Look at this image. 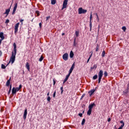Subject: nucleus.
<instances>
[{
	"label": "nucleus",
	"instance_id": "obj_1",
	"mask_svg": "<svg viewBox=\"0 0 129 129\" xmlns=\"http://www.w3.org/2000/svg\"><path fill=\"white\" fill-rule=\"evenodd\" d=\"M102 76H103V71L100 70L98 73V83H100L101 79H102Z\"/></svg>",
	"mask_w": 129,
	"mask_h": 129
},
{
	"label": "nucleus",
	"instance_id": "obj_2",
	"mask_svg": "<svg viewBox=\"0 0 129 129\" xmlns=\"http://www.w3.org/2000/svg\"><path fill=\"white\" fill-rule=\"evenodd\" d=\"M87 13V10H84L82 8H80L78 9V13L79 15H81L82 14H86Z\"/></svg>",
	"mask_w": 129,
	"mask_h": 129
},
{
	"label": "nucleus",
	"instance_id": "obj_3",
	"mask_svg": "<svg viewBox=\"0 0 129 129\" xmlns=\"http://www.w3.org/2000/svg\"><path fill=\"white\" fill-rule=\"evenodd\" d=\"M16 60V54H14V53H12V56L9 61V63L12 62V64H13Z\"/></svg>",
	"mask_w": 129,
	"mask_h": 129
},
{
	"label": "nucleus",
	"instance_id": "obj_4",
	"mask_svg": "<svg viewBox=\"0 0 129 129\" xmlns=\"http://www.w3.org/2000/svg\"><path fill=\"white\" fill-rule=\"evenodd\" d=\"M68 4V0H64L63 5H62V7L61 10H63L64 9H66L67 8V5Z\"/></svg>",
	"mask_w": 129,
	"mask_h": 129
},
{
	"label": "nucleus",
	"instance_id": "obj_5",
	"mask_svg": "<svg viewBox=\"0 0 129 129\" xmlns=\"http://www.w3.org/2000/svg\"><path fill=\"white\" fill-rule=\"evenodd\" d=\"M19 26H20V23H17L15 26V35H17V33H18Z\"/></svg>",
	"mask_w": 129,
	"mask_h": 129
},
{
	"label": "nucleus",
	"instance_id": "obj_6",
	"mask_svg": "<svg viewBox=\"0 0 129 129\" xmlns=\"http://www.w3.org/2000/svg\"><path fill=\"white\" fill-rule=\"evenodd\" d=\"M13 46H14V51H12V54H13L14 55H17V44H16L15 43H14L13 44Z\"/></svg>",
	"mask_w": 129,
	"mask_h": 129
},
{
	"label": "nucleus",
	"instance_id": "obj_7",
	"mask_svg": "<svg viewBox=\"0 0 129 129\" xmlns=\"http://www.w3.org/2000/svg\"><path fill=\"white\" fill-rule=\"evenodd\" d=\"M123 94L125 96H129V89H126L123 91Z\"/></svg>",
	"mask_w": 129,
	"mask_h": 129
},
{
	"label": "nucleus",
	"instance_id": "obj_8",
	"mask_svg": "<svg viewBox=\"0 0 129 129\" xmlns=\"http://www.w3.org/2000/svg\"><path fill=\"white\" fill-rule=\"evenodd\" d=\"M18 8V3H16L15 4L14 9H13V11L12 12V15H15V13H16V11H17V8Z\"/></svg>",
	"mask_w": 129,
	"mask_h": 129
},
{
	"label": "nucleus",
	"instance_id": "obj_9",
	"mask_svg": "<svg viewBox=\"0 0 129 129\" xmlns=\"http://www.w3.org/2000/svg\"><path fill=\"white\" fill-rule=\"evenodd\" d=\"M68 53H66L62 55V59L64 60V61H67L68 60Z\"/></svg>",
	"mask_w": 129,
	"mask_h": 129
},
{
	"label": "nucleus",
	"instance_id": "obj_10",
	"mask_svg": "<svg viewBox=\"0 0 129 129\" xmlns=\"http://www.w3.org/2000/svg\"><path fill=\"white\" fill-rule=\"evenodd\" d=\"M75 67V62H74L72 66L71 67L70 71H69V74H71L72 73V71L74 70V68Z\"/></svg>",
	"mask_w": 129,
	"mask_h": 129
},
{
	"label": "nucleus",
	"instance_id": "obj_11",
	"mask_svg": "<svg viewBox=\"0 0 129 129\" xmlns=\"http://www.w3.org/2000/svg\"><path fill=\"white\" fill-rule=\"evenodd\" d=\"M27 114H28V110L27 109H25L23 115L24 119H26V118H27Z\"/></svg>",
	"mask_w": 129,
	"mask_h": 129
},
{
	"label": "nucleus",
	"instance_id": "obj_12",
	"mask_svg": "<svg viewBox=\"0 0 129 129\" xmlns=\"http://www.w3.org/2000/svg\"><path fill=\"white\" fill-rule=\"evenodd\" d=\"M12 95H15V94H16L17 92V89H16V88L15 87H13L12 89Z\"/></svg>",
	"mask_w": 129,
	"mask_h": 129
},
{
	"label": "nucleus",
	"instance_id": "obj_13",
	"mask_svg": "<svg viewBox=\"0 0 129 129\" xmlns=\"http://www.w3.org/2000/svg\"><path fill=\"white\" fill-rule=\"evenodd\" d=\"M95 92V89H92L91 91L88 92L90 96H92V95Z\"/></svg>",
	"mask_w": 129,
	"mask_h": 129
},
{
	"label": "nucleus",
	"instance_id": "obj_14",
	"mask_svg": "<svg viewBox=\"0 0 129 129\" xmlns=\"http://www.w3.org/2000/svg\"><path fill=\"white\" fill-rule=\"evenodd\" d=\"M10 12H11V9H8L6 10L4 15H7L6 17H8L9 16V14H10Z\"/></svg>",
	"mask_w": 129,
	"mask_h": 129
},
{
	"label": "nucleus",
	"instance_id": "obj_15",
	"mask_svg": "<svg viewBox=\"0 0 129 129\" xmlns=\"http://www.w3.org/2000/svg\"><path fill=\"white\" fill-rule=\"evenodd\" d=\"M0 38H1V41L5 40V36H4V32H0Z\"/></svg>",
	"mask_w": 129,
	"mask_h": 129
},
{
	"label": "nucleus",
	"instance_id": "obj_16",
	"mask_svg": "<svg viewBox=\"0 0 129 129\" xmlns=\"http://www.w3.org/2000/svg\"><path fill=\"white\" fill-rule=\"evenodd\" d=\"M70 76V74H69L68 75L66 76V78L64 79L63 82V84L65 83V82L67 81V80H68Z\"/></svg>",
	"mask_w": 129,
	"mask_h": 129
},
{
	"label": "nucleus",
	"instance_id": "obj_17",
	"mask_svg": "<svg viewBox=\"0 0 129 129\" xmlns=\"http://www.w3.org/2000/svg\"><path fill=\"white\" fill-rule=\"evenodd\" d=\"M93 106H95V103H93L89 105V109H91L92 110V108H93Z\"/></svg>",
	"mask_w": 129,
	"mask_h": 129
},
{
	"label": "nucleus",
	"instance_id": "obj_18",
	"mask_svg": "<svg viewBox=\"0 0 129 129\" xmlns=\"http://www.w3.org/2000/svg\"><path fill=\"white\" fill-rule=\"evenodd\" d=\"M120 123H122L118 129H122V127L124 126V122H123V120L120 121Z\"/></svg>",
	"mask_w": 129,
	"mask_h": 129
},
{
	"label": "nucleus",
	"instance_id": "obj_19",
	"mask_svg": "<svg viewBox=\"0 0 129 129\" xmlns=\"http://www.w3.org/2000/svg\"><path fill=\"white\" fill-rule=\"evenodd\" d=\"M11 78L10 77L9 80H8L6 83V86H10V84H11Z\"/></svg>",
	"mask_w": 129,
	"mask_h": 129
},
{
	"label": "nucleus",
	"instance_id": "obj_20",
	"mask_svg": "<svg viewBox=\"0 0 129 129\" xmlns=\"http://www.w3.org/2000/svg\"><path fill=\"white\" fill-rule=\"evenodd\" d=\"M70 58H73V57H74V53H73V51L72 50L70 52Z\"/></svg>",
	"mask_w": 129,
	"mask_h": 129
},
{
	"label": "nucleus",
	"instance_id": "obj_21",
	"mask_svg": "<svg viewBox=\"0 0 129 129\" xmlns=\"http://www.w3.org/2000/svg\"><path fill=\"white\" fill-rule=\"evenodd\" d=\"M26 68H27L28 71H30V64H29V62L26 63Z\"/></svg>",
	"mask_w": 129,
	"mask_h": 129
},
{
	"label": "nucleus",
	"instance_id": "obj_22",
	"mask_svg": "<svg viewBox=\"0 0 129 129\" xmlns=\"http://www.w3.org/2000/svg\"><path fill=\"white\" fill-rule=\"evenodd\" d=\"M22 89V85H20L19 87L16 88V91L18 92Z\"/></svg>",
	"mask_w": 129,
	"mask_h": 129
},
{
	"label": "nucleus",
	"instance_id": "obj_23",
	"mask_svg": "<svg viewBox=\"0 0 129 129\" xmlns=\"http://www.w3.org/2000/svg\"><path fill=\"white\" fill-rule=\"evenodd\" d=\"M77 45V43L76 42V37H75L74 41V47H76Z\"/></svg>",
	"mask_w": 129,
	"mask_h": 129
},
{
	"label": "nucleus",
	"instance_id": "obj_24",
	"mask_svg": "<svg viewBox=\"0 0 129 129\" xmlns=\"http://www.w3.org/2000/svg\"><path fill=\"white\" fill-rule=\"evenodd\" d=\"M91 112H92V110L89 109V110L87 111V115H90L91 114Z\"/></svg>",
	"mask_w": 129,
	"mask_h": 129
},
{
	"label": "nucleus",
	"instance_id": "obj_25",
	"mask_svg": "<svg viewBox=\"0 0 129 129\" xmlns=\"http://www.w3.org/2000/svg\"><path fill=\"white\" fill-rule=\"evenodd\" d=\"M96 68H97V64H94L93 67L91 68V70H93V69H96Z\"/></svg>",
	"mask_w": 129,
	"mask_h": 129
},
{
	"label": "nucleus",
	"instance_id": "obj_26",
	"mask_svg": "<svg viewBox=\"0 0 129 129\" xmlns=\"http://www.w3.org/2000/svg\"><path fill=\"white\" fill-rule=\"evenodd\" d=\"M102 57H105V50H103L102 53Z\"/></svg>",
	"mask_w": 129,
	"mask_h": 129
},
{
	"label": "nucleus",
	"instance_id": "obj_27",
	"mask_svg": "<svg viewBox=\"0 0 129 129\" xmlns=\"http://www.w3.org/2000/svg\"><path fill=\"white\" fill-rule=\"evenodd\" d=\"M43 59H44V57L43 56V55H41L39 59V61H40V62H42Z\"/></svg>",
	"mask_w": 129,
	"mask_h": 129
},
{
	"label": "nucleus",
	"instance_id": "obj_28",
	"mask_svg": "<svg viewBox=\"0 0 129 129\" xmlns=\"http://www.w3.org/2000/svg\"><path fill=\"white\" fill-rule=\"evenodd\" d=\"M51 5H55L56 4V0H51Z\"/></svg>",
	"mask_w": 129,
	"mask_h": 129
},
{
	"label": "nucleus",
	"instance_id": "obj_29",
	"mask_svg": "<svg viewBox=\"0 0 129 129\" xmlns=\"http://www.w3.org/2000/svg\"><path fill=\"white\" fill-rule=\"evenodd\" d=\"M92 20V13H91L90 16V24H91V23H92L91 22Z\"/></svg>",
	"mask_w": 129,
	"mask_h": 129
},
{
	"label": "nucleus",
	"instance_id": "obj_30",
	"mask_svg": "<svg viewBox=\"0 0 129 129\" xmlns=\"http://www.w3.org/2000/svg\"><path fill=\"white\" fill-rule=\"evenodd\" d=\"M75 35H76L77 37H78V36H79V31H76L75 32Z\"/></svg>",
	"mask_w": 129,
	"mask_h": 129
},
{
	"label": "nucleus",
	"instance_id": "obj_31",
	"mask_svg": "<svg viewBox=\"0 0 129 129\" xmlns=\"http://www.w3.org/2000/svg\"><path fill=\"white\" fill-rule=\"evenodd\" d=\"M97 77H98L97 75H95V76H93V79L94 80H95L97 79Z\"/></svg>",
	"mask_w": 129,
	"mask_h": 129
},
{
	"label": "nucleus",
	"instance_id": "obj_32",
	"mask_svg": "<svg viewBox=\"0 0 129 129\" xmlns=\"http://www.w3.org/2000/svg\"><path fill=\"white\" fill-rule=\"evenodd\" d=\"M91 30H92V23H90V31L91 32Z\"/></svg>",
	"mask_w": 129,
	"mask_h": 129
},
{
	"label": "nucleus",
	"instance_id": "obj_33",
	"mask_svg": "<svg viewBox=\"0 0 129 129\" xmlns=\"http://www.w3.org/2000/svg\"><path fill=\"white\" fill-rule=\"evenodd\" d=\"M35 13L37 15V17H39L40 16V11H36L35 12Z\"/></svg>",
	"mask_w": 129,
	"mask_h": 129
},
{
	"label": "nucleus",
	"instance_id": "obj_34",
	"mask_svg": "<svg viewBox=\"0 0 129 129\" xmlns=\"http://www.w3.org/2000/svg\"><path fill=\"white\" fill-rule=\"evenodd\" d=\"M122 29L123 30V32H125V31H126V27H124V26H123L122 27Z\"/></svg>",
	"mask_w": 129,
	"mask_h": 129
},
{
	"label": "nucleus",
	"instance_id": "obj_35",
	"mask_svg": "<svg viewBox=\"0 0 129 129\" xmlns=\"http://www.w3.org/2000/svg\"><path fill=\"white\" fill-rule=\"evenodd\" d=\"M85 123V119H83L82 121V125H84Z\"/></svg>",
	"mask_w": 129,
	"mask_h": 129
},
{
	"label": "nucleus",
	"instance_id": "obj_36",
	"mask_svg": "<svg viewBox=\"0 0 129 129\" xmlns=\"http://www.w3.org/2000/svg\"><path fill=\"white\" fill-rule=\"evenodd\" d=\"M99 50V46H98V44L97 45V47L96 48V52H98V51Z\"/></svg>",
	"mask_w": 129,
	"mask_h": 129
},
{
	"label": "nucleus",
	"instance_id": "obj_37",
	"mask_svg": "<svg viewBox=\"0 0 129 129\" xmlns=\"http://www.w3.org/2000/svg\"><path fill=\"white\" fill-rule=\"evenodd\" d=\"M6 67H6V66H5L4 64H2V69H6Z\"/></svg>",
	"mask_w": 129,
	"mask_h": 129
},
{
	"label": "nucleus",
	"instance_id": "obj_38",
	"mask_svg": "<svg viewBox=\"0 0 129 129\" xmlns=\"http://www.w3.org/2000/svg\"><path fill=\"white\" fill-rule=\"evenodd\" d=\"M60 90H61V94H63V87H61V88H60Z\"/></svg>",
	"mask_w": 129,
	"mask_h": 129
},
{
	"label": "nucleus",
	"instance_id": "obj_39",
	"mask_svg": "<svg viewBox=\"0 0 129 129\" xmlns=\"http://www.w3.org/2000/svg\"><path fill=\"white\" fill-rule=\"evenodd\" d=\"M104 75L105 77H106L107 76V72L105 71L104 73Z\"/></svg>",
	"mask_w": 129,
	"mask_h": 129
},
{
	"label": "nucleus",
	"instance_id": "obj_40",
	"mask_svg": "<svg viewBox=\"0 0 129 129\" xmlns=\"http://www.w3.org/2000/svg\"><path fill=\"white\" fill-rule=\"evenodd\" d=\"M47 100V101L50 102V101L51 100V97H50V96H48Z\"/></svg>",
	"mask_w": 129,
	"mask_h": 129
},
{
	"label": "nucleus",
	"instance_id": "obj_41",
	"mask_svg": "<svg viewBox=\"0 0 129 129\" xmlns=\"http://www.w3.org/2000/svg\"><path fill=\"white\" fill-rule=\"evenodd\" d=\"M96 17H97V20L98 22H99V18L98 17V15H97V13L96 14Z\"/></svg>",
	"mask_w": 129,
	"mask_h": 129
},
{
	"label": "nucleus",
	"instance_id": "obj_42",
	"mask_svg": "<svg viewBox=\"0 0 129 129\" xmlns=\"http://www.w3.org/2000/svg\"><path fill=\"white\" fill-rule=\"evenodd\" d=\"M53 85H55L56 84V80L55 79H53Z\"/></svg>",
	"mask_w": 129,
	"mask_h": 129
},
{
	"label": "nucleus",
	"instance_id": "obj_43",
	"mask_svg": "<svg viewBox=\"0 0 129 129\" xmlns=\"http://www.w3.org/2000/svg\"><path fill=\"white\" fill-rule=\"evenodd\" d=\"M83 115V114L82 113H79V116H80V117H82Z\"/></svg>",
	"mask_w": 129,
	"mask_h": 129
},
{
	"label": "nucleus",
	"instance_id": "obj_44",
	"mask_svg": "<svg viewBox=\"0 0 129 129\" xmlns=\"http://www.w3.org/2000/svg\"><path fill=\"white\" fill-rule=\"evenodd\" d=\"M5 23H6V24H9V23H10V20L7 19V20L6 21Z\"/></svg>",
	"mask_w": 129,
	"mask_h": 129
},
{
	"label": "nucleus",
	"instance_id": "obj_45",
	"mask_svg": "<svg viewBox=\"0 0 129 129\" xmlns=\"http://www.w3.org/2000/svg\"><path fill=\"white\" fill-rule=\"evenodd\" d=\"M84 96H85V94H83L82 95V96H81V100L84 97Z\"/></svg>",
	"mask_w": 129,
	"mask_h": 129
},
{
	"label": "nucleus",
	"instance_id": "obj_46",
	"mask_svg": "<svg viewBox=\"0 0 129 129\" xmlns=\"http://www.w3.org/2000/svg\"><path fill=\"white\" fill-rule=\"evenodd\" d=\"M50 18H51L50 16L47 17H46V21H48V20H49V19H50Z\"/></svg>",
	"mask_w": 129,
	"mask_h": 129
},
{
	"label": "nucleus",
	"instance_id": "obj_47",
	"mask_svg": "<svg viewBox=\"0 0 129 129\" xmlns=\"http://www.w3.org/2000/svg\"><path fill=\"white\" fill-rule=\"evenodd\" d=\"M55 96H56V91H55L54 92L53 95V97H54V98Z\"/></svg>",
	"mask_w": 129,
	"mask_h": 129
},
{
	"label": "nucleus",
	"instance_id": "obj_48",
	"mask_svg": "<svg viewBox=\"0 0 129 129\" xmlns=\"http://www.w3.org/2000/svg\"><path fill=\"white\" fill-rule=\"evenodd\" d=\"M11 91H12L11 90H9V91L8 92V95H9V94H11Z\"/></svg>",
	"mask_w": 129,
	"mask_h": 129
},
{
	"label": "nucleus",
	"instance_id": "obj_49",
	"mask_svg": "<svg viewBox=\"0 0 129 129\" xmlns=\"http://www.w3.org/2000/svg\"><path fill=\"white\" fill-rule=\"evenodd\" d=\"M39 27L40 28H42V23H39Z\"/></svg>",
	"mask_w": 129,
	"mask_h": 129
},
{
	"label": "nucleus",
	"instance_id": "obj_50",
	"mask_svg": "<svg viewBox=\"0 0 129 129\" xmlns=\"http://www.w3.org/2000/svg\"><path fill=\"white\" fill-rule=\"evenodd\" d=\"M2 55H3V52L0 50V57L2 56Z\"/></svg>",
	"mask_w": 129,
	"mask_h": 129
},
{
	"label": "nucleus",
	"instance_id": "obj_51",
	"mask_svg": "<svg viewBox=\"0 0 129 129\" xmlns=\"http://www.w3.org/2000/svg\"><path fill=\"white\" fill-rule=\"evenodd\" d=\"M9 90H11L12 91V85H10V89Z\"/></svg>",
	"mask_w": 129,
	"mask_h": 129
},
{
	"label": "nucleus",
	"instance_id": "obj_52",
	"mask_svg": "<svg viewBox=\"0 0 129 129\" xmlns=\"http://www.w3.org/2000/svg\"><path fill=\"white\" fill-rule=\"evenodd\" d=\"M111 120V119H110V118H109L108 119V122H110V121Z\"/></svg>",
	"mask_w": 129,
	"mask_h": 129
},
{
	"label": "nucleus",
	"instance_id": "obj_53",
	"mask_svg": "<svg viewBox=\"0 0 129 129\" xmlns=\"http://www.w3.org/2000/svg\"><path fill=\"white\" fill-rule=\"evenodd\" d=\"M92 53L93 52H92L89 58H91L92 57Z\"/></svg>",
	"mask_w": 129,
	"mask_h": 129
},
{
	"label": "nucleus",
	"instance_id": "obj_54",
	"mask_svg": "<svg viewBox=\"0 0 129 129\" xmlns=\"http://www.w3.org/2000/svg\"><path fill=\"white\" fill-rule=\"evenodd\" d=\"M90 60V57H89L87 60V63H88V62H89Z\"/></svg>",
	"mask_w": 129,
	"mask_h": 129
},
{
	"label": "nucleus",
	"instance_id": "obj_55",
	"mask_svg": "<svg viewBox=\"0 0 129 129\" xmlns=\"http://www.w3.org/2000/svg\"><path fill=\"white\" fill-rule=\"evenodd\" d=\"M24 22V19H21V20H20V22L21 23H23Z\"/></svg>",
	"mask_w": 129,
	"mask_h": 129
},
{
	"label": "nucleus",
	"instance_id": "obj_56",
	"mask_svg": "<svg viewBox=\"0 0 129 129\" xmlns=\"http://www.w3.org/2000/svg\"><path fill=\"white\" fill-rule=\"evenodd\" d=\"M127 89H129V84L127 85Z\"/></svg>",
	"mask_w": 129,
	"mask_h": 129
},
{
	"label": "nucleus",
	"instance_id": "obj_57",
	"mask_svg": "<svg viewBox=\"0 0 129 129\" xmlns=\"http://www.w3.org/2000/svg\"><path fill=\"white\" fill-rule=\"evenodd\" d=\"M50 95V92H48V93H47V96H49V95Z\"/></svg>",
	"mask_w": 129,
	"mask_h": 129
},
{
	"label": "nucleus",
	"instance_id": "obj_58",
	"mask_svg": "<svg viewBox=\"0 0 129 129\" xmlns=\"http://www.w3.org/2000/svg\"><path fill=\"white\" fill-rule=\"evenodd\" d=\"M3 40H1V39H0V46H1V44H2V41Z\"/></svg>",
	"mask_w": 129,
	"mask_h": 129
},
{
	"label": "nucleus",
	"instance_id": "obj_59",
	"mask_svg": "<svg viewBox=\"0 0 129 129\" xmlns=\"http://www.w3.org/2000/svg\"><path fill=\"white\" fill-rule=\"evenodd\" d=\"M64 35H65V33H62V36H64Z\"/></svg>",
	"mask_w": 129,
	"mask_h": 129
},
{
	"label": "nucleus",
	"instance_id": "obj_60",
	"mask_svg": "<svg viewBox=\"0 0 129 129\" xmlns=\"http://www.w3.org/2000/svg\"><path fill=\"white\" fill-rule=\"evenodd\" d=\"M83 113H84V111H83Z\"/></svg>",
	"mask_w": 129,
	"mask_h": 129
},
{
	"label": "nucleus",
	"instance_id": "obj_61",
	"mask_svg": "<svg viewBox=\"0 0 129 129\" xmlns=\"http://www.w3.org/2000/svg\"><path fill=\"white\" fill-rule=\"evenodd\" d=\"M83 106H85V105L84 104Z\"/></svg>",
	"mask_w": 129,
	"mask_h": 129
},
{
	"label": "nucleus",
	"instance_id": "obj_62",
	"mask_svg": "<svg viewBox=\"0 0 129 129\" xmlns=\"http://www.w3.org/2000/svg\"><path fill=\"white\" fill-rule=\"evenodd\" d=\"M31 22H33V19L32 20Z\"/></svg>",
	"mask_w": 129,
	"mask_h": 129
}]
</instances>
